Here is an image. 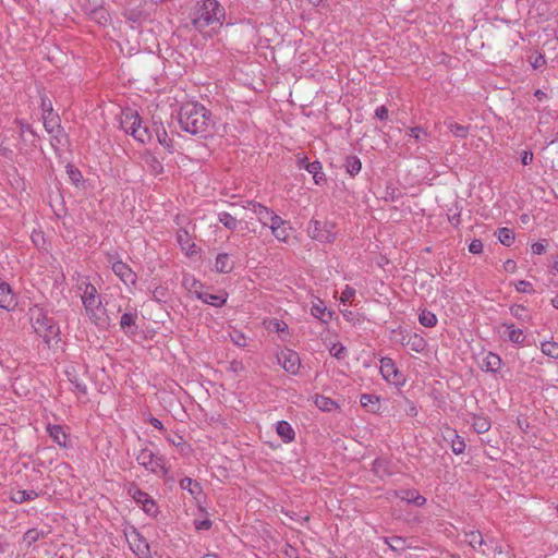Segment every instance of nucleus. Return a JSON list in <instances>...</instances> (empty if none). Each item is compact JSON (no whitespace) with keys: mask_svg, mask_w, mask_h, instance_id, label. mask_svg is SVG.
Returning a JSON list of instances; mask_svg holds the SVG:
<instances>
[{"mask_svg":"<svg viewBox=\"0 0 558 558\" xmlns=\"http://www.w3.org/2000/svg\"><path fill=\"white\" fill-rule=\"evenodd\" d=\"M178 121L182 131L199 137L213 134L215 121L213 113L197 101H189L180 107Z\"/></svg>","mask_w":558,"mask_h":558,"instance_id":"f257e3e1","label":"nucleus"},{"mask_svg":"<svg viewBox=\"0 0 558 558\" xmlns=\"http://www.w3.org/2000/svg\"><path fill=\"white\" fill-rule=\"evenodd\" d=\"M225 19V9L217 0H204L192 20L193 26L202 32L213 24L221 25Z\"/></svg>","mask_w":558,"mask_h":558,"instance_id":"f03ea898","label":"nucleus"},{"mask_svg":"<svg viewBox=\"0 0 558 558\" xmlns=\"http://www.w3.org/2000/svg\"><path fill=\"white\" fill-rule=\"evenodd\" d=\"M32 326L48 347L59 341V326L41 308L32 312Z\"/></svg>","mask_w":558,"mask_h":558,"instance_id":"7ed1b4c3","label":"nucleus"},{"mask_svg":"<svg viewBox=\"0 0 558 558\" xmlns=\"http://www.w3.org/2000/svg\"><path fill=\"white\" fill-rule=\"evenodd\" d=\"M80 289L83 290L81 299L88 317L95 324H99L102 319L105 308L102 307L101 298L96 287L89 282L83 281L80 284Z\"/></svg>","mask_w":558,"mask_h":558,"instance_id":"20e7f679","label":"nucleus"},{"mask_svg":"<svg viewBox=\"0 0 558 558\" xmlns=\"http://www.w3.org/2000/svg\"><path fill=\"white\" fill-rule=\"evenodd\" d=\"M135 459L141 466L158 477H165L168 474L165 457L154 453L148 448L141 449Z\"/></svg>","mask_w":558,"mask_h":558,"instance_id":"39448f33","label":"nucleus"},{"mask_svg":"<svg viewBox=\"0 0 558 558\" xmlns=\"http://www.w3.org/2000/svg\"><path fill=\"white\" fill-rule=\"evenodd\" d=\"M336 226L330 221L311 220L308 223V235L313 240L330 243L336 239Z\"/></svg>","mask_w":558,"mask_h":558,"instance_id":"423d86ee","label":"nucleus"},{"mask_svg":"<svg viewBox=\"0 0 558 558\" xmlns=\"http://www.w3.org/2000/svg\"><path fill=\"white\" fill-rule=\"evenodd\" d=\"M277 361L290 374H296L301 365L299 354L290 349L282 350L277 355Z\"/></svg>","mask_w":558,"mask_h":558,"instance_id":"0eeeda50","label":"nucleus"},{"mask_svg":"<svg viewBox=\"0 0 558 558\" xmlns=\"http://www.w3.org/2000/svg\"><path fill=\"white\" fill-rule=\"evenodd\" d=\"M44 119V126L46 131L51 134L52 142H56V144L61 145L62 141L61 137L64 135L63 130L60 125L59 117L54 113H48L43 116ZM54 145V143H52Z\"/></svg>","mask_w":558,"mask_h":558,"instance_id":"6e6552de","label":"nucleus"},{"mask_svg":"<svg viewBox=\"0 0 558 558\" xmlns=\"http://www.w3.org/2000/svg\"><path fill=\"white\" fill-rule=\"evenodd\" d=\"M380 373L383 377L392 384H402L403 378L400 371L397 368L395 362L390 357H383L380 360Z\"/></svg>","mask_w":558,"mask_h":558,"instance_id":"1a4fd4ad","label":"nucleus"},{"mask_svg":"<svg viewBox=\"0 0 558 558\" xmlns=\"http://www.w3.org/2000/svg\"><path fill=\"white\" fill-rule=\"evenodd\" d=\"M129 544L134 554H136L140 558L149 556V544L146 538L137 532V530L133 529V531L130 533Z\"/></svg>","mask_w":558,"mask_h":558,"instance_id":"9d476101","label":"nucleus"},{"mask_svg":"<svg viewBox=\"0 0 558 558\" xmlns=\"http://www.w3.org/2000/svg\"><path fill=\"white\" fill-rule=\"evenodd\" d=\"M243 207L252 210L263 227H267L269 225L270 218L274 215V211L270 208L255 201L246 202Z\"/></svg>","mask_w":558,"mask_h":558,"instance_id":"9b49d317","label":"nucleus"},{"mask_svg":"<svg viewBox=\"0 0 558 558\" xmlns=\"http://www.w3.org/2000/svg\"><path fill=\"white\" fill-rule=\"evenodd\" d=\"M442 438L450 445V448L454 454H461L465 450L464 439L458 435L456 429L446 427L442 432Z\"/></svg>","mask_w":558,"mask_h":558,"instance_id":"f8f14e48","label":"nucleus"},{"mask_svg":"<svg viewBox=\"0 0 558 558\" xmlns=\"http://www.w3.org/2000/svg\"><path fill=\"white\" fill-rule=\"evenodd\" d=\"M112 270L126 286L135 284L137 276L128 264L118 260L113 263Z\"/></svg>","mask_w":558,"mask_h":558,"instance_id":"ddd939ff","label":"nucleus"},{"mask_svg":"<svg viewBox=\"0 0 558 558\" xmlns=\"http://www.w3.org/2000/svg\"><path fill=\"white\" fill-rule=\"evenodd\" d=\"M138 123H142V119L137 111L128 109L122 112L121 128L125 131V133L133 136V130L137 129Z\"/></svg>","mask_w":558,"mask_h":558,"instance_id":"4468645a","label":"nucleus"},{"mask_svg":"<svg viewBox=\"0 0 558 558\" xmlns=\"http://www.w3.org/2000/svg\"><path fill=\"white\" fill-rule=\"evenodd\" d=\"M138 123H142V119L137 111L128 109L122 112L121 128L125 131V133L133 136V130L137 129Z\"/></svg>","mask_w":558,"mask_h":558,"instance_id":"2eb2a0df","label":"nucleus"},{"mask_svg":"<svg viewBox=\"0 0 558 558\" xmlns=\"http://www.w3.org/2000/svg\"><path fill=\"white\" fill-rule=\"evenodd\" d=\"M138 123H142V119L137 111L128 109L122 112L121 128L125 131V133L133 136V130L137 129Z\"/></svg>","mask_w":558,"mask_h":558,"instance_id":"dca6fc26","label":"nucleus"},{"mask_svg":"<svg viewBox=\"0 0 558 558\" xmlns=\"http://www.w3.org/2000/svg\"><path fill=\"white\" fill-rule=\"evenodd\" d=\"M16 305V299L11 290V287L0 280V307L4 310H12Z\"/></svg>","mask_w":558,"mask_h":558,"instance_id":"f3484780","label":"nucleus"},{"mask_svg":"<svg viewBox=\"0 0 558 558\" xmlns=\"http://www.w3.org/2000/svg\"><path fill=\"white\" fill-rule=\"evenodd\" d=\"M501 328H504L502 337L505 340H508L514 344H523L525 335L523 333L522 329L515 328L513 324H502Z\"/></svg>","mask_w":558,"mask_h":558,"instance_id":"a211bd4d","label":"nucleus"},{"mask_svg":"<svg viewBox=\"0 0 558 558\" xmlns=\"http://www.w3.org/2000/svg\"><path fill=\"white\" fill-rule=\"evenodd\" d=\"M177 242L182 248V251L185 252L187 256H193L196 254V245L193 242L190 233L184 229H179L177 232Z\"/></svg>","mask_w":558,"mask_h":558,"instance_id":"6ab92c4d","label":"nucleus"},{"mask_svg":"<svg viewBox=\"0 0 558 558\" xmlns=\"http://www.w3.org/2000/svg\"><path fill=\"white\" fill-rule=\"evenodd\" d=\"M395 495L400 498L403 501H407L408 504H413L417 507H422L426 502V498L416 489H400L396 490Z\"/></svg>","mask_w":558,"mask_h":558,"instance_id":"aec40b11","label":"nucleus"},{"mask_svg":"<svg viewBox=\"0 0 558 558\" xmlns=\"http://www.w3.org/2000/svg\"><path fill=\"white\" fill-rule=\"evenodd\" d=\"M47 432L57 445L63 448L70 447L68 442V434L61 425L49 424L47 426Z\"/></svg>","mask_w":558,"mask_h":558,"instance_id":"412c9836","label":"nucleus"},{"mask_svg":"<svg viewBox=\"0 0 558 558\" xmlns=\"http://www.w3.org/2000/svg\"><path fill=\"white\" fill-rule=\"evenodd\" d=\"M137 314L124 313L120 318V327L125 333L134 335L137 330L136 326Z\"/></svg>","mask_w":558,"mask_h":558,"instance_id":"4be33fe9","label":"nucleus"},{"mask_svg":"<svg viewBox=\"0 0 558 558\" xmlns=\"http://www.w3.org/2000/svg\"><path fill=\"white\" fill-rule=\"evenodd\" d=\"M182 286L189 293L194 294L196 298L197 294L203 292V283L198 281L194 276L189 274L183 276Z\"/></svg>","mask_w":558,"mask_h":558,"instance_id":"5701e85b","label":"nucleus"},{"mask_svg":"<svg viewBox=\"0 0 558 558\" xmlns=\"http://www.w3.org/2000/svg\"><path fill=\"white\" fill-rule=\"evenodd\" d=\"M39 494L34 489H16L11 494V500L15 504H23L26 501L35 500Z\"/></svg>","mask_w":558,"mask_h":558,"instance_id":"b1692460","label":"nucleus"},{"mask_svg":"<svg viewBox=\"0 0 558 558\" xmlns=\"http://www.w3.org/2000/svg\"><path fill=\"white\" fill-rule=\"evenodd\" d=\"M197 299L203 301L205 304L220 307L226 304L227 294H211L203 291L201 294H197Z\"/></svg>","mask_w":558,"mask_h":558,"instance_id":"393cba45","label":"nucleus"},{"mask_svg":"<svg viewBox=\"0 0 558 558\" xmlns=\"http://www.w3.org/2000/svg\"><path fill=\"white\" fill-rule=\"evenodd\" d=\"M404 343L405 347L410 348L416 353L423 352L426 348L425 339L418 333H411L409 337H407V341Z\"/></svg>","mask_w":558,"mask_h":558,"instance_id":"a878e982","label":"nucleus"},{"mask_svg":"<svg viewBox=\"0 0 558 558\" xmlns=\"http://www.w3.org/2000/svg\"><path fill=\"white\" fill-rule=\"evenodd\" d=\"M501 359L499 355L489 352L484 359L482 363V369L486 372L496 373L501 366Z\"/></svg>","mask_w":558,"mask_h":558,"instance_id":"bb28decb","label":"nucleus"},{"mask_svg":"<svg viewBox=\"0 0 558 558\" xmlns=\"http://www.w3.org/2000/svg\"><path fill=\"white\" fill-rule=\"evenodd\" d=\"M361 405L372 413H377L380 409L379 397L375 395L364 393L360 399Z\"/></svg>","mask_w":558,"mask_h":558,"instance_id":"cd10ccee","label":"nucleus"},{"mask_svg":"<svg viewBox=\"0 0 558 558\" xmlns=\"http://www.w3.org/2000/svg\"><path fill=\"white\" fill-rule=\"evenodd\" d=\"M276 432L284 442H290L295 437V433H294L292 426L287 421L278 422Z\"/></svg>","mask_w":558,"mask_h":558,"instance_id":"c85d7f7f","label":"nucleus"},{"mask_svg":"<svg viewBox=\"0 0 558 558\" xmlns=\"http://www.w3.org/2000/svg\"><path fill=\"white\" fill-rule=\"evenodd\" d=\"M215 269L221 274H229L233 269V264L227 253H220L216 257Z\"/></svg>","mask_w":558,"mask_h":558,"instance_id":"c756f323","label":"nucleus"},{"mask_svg":"<svg viewBox=\"0 0 558 558\" xmlns=\"http://www.w3.org/2000/svg\"><path fill=\"white\" fill-rule=\"evenodd\" d=\"M373 471L380 478L392 474L389 468V462L385 459H376L373 463Z\"/></svg>","mask_w":558,"mask_h":558,"instance_id":"7c9ffc66","label":"nucleus"},{"mask_svg":"<svg viewBox=\"0 0 558 558\" xmlns=\"http://www.w3.org/2000/svg\"><path fill=\"white\" fill-rule=\"evenodd\" d=\"M345 171L351 175H356L362 169V162L357 156H348L344 162Z\"/></svg>","mask_w":558,"mask_h":558,"instance_id":"2f4dec72","label":"nucleus"},{"mask_svg":"<svg viewBox=\"0 0 558 558\" xmlns=\"http://www.w3.org/2000/svg\"><path fill=\"white\" fill-rule=\"evenodd\" d=\"M180 487L183 490H187L192 496H196L202 493V486L199 485V483H197L191 477H183L180 481Z\"/></svg>","mask_w":558,"mask_h":558,"instance_id":"473e14b6","label":"nucleus"},{"mask_svg":"<svg viewBox=\"0 0 558 558\" xmlns=\"http://www.w3.org/2000/svg\"><path fill=\"white\" fill-rule=\"evenodd\" d=\"M311 313L314 317L320 319L323 323H328L332 317V313L327 311L322 302H319V304H314L311 308Z\"/></svg>","mask_w":558,"mask_h":558,"instance_id":"72a5a7b5","label":"nucleus"},{"mask_svg":"<svg viewBox=\"0 0 558 558\" xmlns=\"http://www.w3.org/2000/svg\"><path fill=\"white\" fill-rule=\"evenodd\" d=\"M218 220L230 231H234L239 226V220L230 213L221 211L218 214Z\"/></svg>","mask_w":558,"mask_h":558,"instance_id":"f704fd0d","label":"nucleus"},{"mask_svg":"<svg viewBox=\"0 0 558 558\" xmlns=\"http://www.w3.org/2000/svg\"><path fill=\"white\" fill-rule=\"evenodd\" d=\"M472 426L477 434H484L490 428V422L485 416L474 415L472 417Z\"/></svg>","mask_w":558,"mask_h":558,"instance_id":"c9c22d12","label":"nucleus"},{"mask_svg":"<svg viewBox=\"0 0 558 558\" xmlns=\"http://www.w3.org/2000/svg\"><path fill=\"white\" fill-rule=\"evenodd\" d=\"M384 541L389 546V548L396 553H401L409 547L405 544V539L401 536L385 537Z\"/></svg>","mask_w":558,"mask_h":558,"instance_id":"e433bc0d","label":"nucleus"},{"mask_svg":"<svg viewBox=\"0 0 558 558\" xmlns=\"http://www.w3.org/2000/svg\"><path fill=\"white\" fill-rule=\"evenodd\" d=\"M155 132H156V136H157V140L160 143V145H162L168 150H171L173 148L172 140L169 138L163 126L161 124L156 125Z\"/></svg>","mask_w":558,"mask_h":558,"instance_id":"4c0bfd02","label":"nucleus"},{"mask_svg":"<svg viewBox=\"0 0 558 558\" xmlns=\"http://www.w3.org/2000/svg\"><path fill=\"white\" fill-rule=\"evenodd\" d=\"M133 137L141 142V143H147L151 140L153 135L147 126H143L142 123H138L137 129L133 130Z\"/></svg>","mask_w":558,"mask_h":558,"instance_id":"58836bf2","label":"nucleus"},{"mask_svg":"<svg viewBox=\"0 0 558 558\" xmlns=\"http://www.w3.org/2000/svg\"><path fill=\"white\" fill-rule=\"evenodd\" d=\"M45 532L37 529H29L24 533L23 541L29 547L40 538L45 537Z\"/></svg>","mask_w":558,"mask_h":558,"instance_id":"ea45409f","label":"nucleus"},{"mask_svg":"<svg viewBox=\"0 0 558 558\" xmlns=\"http://www.w3.org/2000/svg\"><path fill=\"white\" fill-rule=\"evenodd\" d=\"M290 231L291 227L289 222L284 223L281 227H275L272 228V235L280 242H288V239L290 238Z\"/></svg>","mask_w":558,"mask_h":558,"instance_id":"a19ab883","label":"nucleus"},{"mask_svg":"<svg viewBox=\"0 0 558 558\" xmlns=\"http://www.w3.org/2000/svg\"><path fill=\"white\" fill-rule=\"evenodd\" d=\"M498 240L501 244L510 246L514 242V232L509 228L498 229Z\"/></svg>","mask_w":558,"mask_h":558,"instance_id":"79ce46f5","label":"nucleus"},{"mask_svg":"<svg viewBox=\"0 0 558 558\" xmlns=\"http://www.w3.org/2000/svg\"><path fill=\"white\" fill-rule=\"evenodd\" d=\"M449 131L459 138H465L469 135V126L459 124L457 122L447 123Z\"/></svg>","mask_w":558,"mask_h":558,"instance_id":"37998d69","label":"nucleus"},{"mask_svg":"<svg viewBox=\"0 0 558 558\" xmlns=\"http://www.w3.org/2000/svg\"><path fill=\"white\" fill-rule=\"evenodd\" d=\"M418 322L424 327H434L437 324V317L429 311H423L418 316Z\"/></svg>","mask_w":558,"mask_h":558,"instance_id":"c03bdc74","label":"nucleus"},{"mask_svg":"<svg viewBox=\"0 0 558 558\" xmlns=\"http://www.w3.org/2000/svg\"><path fill=\"white\" fill-rule=\"evenodd\" d=\"M408 136L414 142H422L428 138V133L421 126H414L408 130Z\"/></svg>","mask_w":558,"mask_h":558,"instance_id":"a18cd8bd","label":"nucleus"},{"mask_svg":"<svg viewBox=\"0 0 558 558\" xmlns=\"http://www.w3.org/2000/svg\"><path fill=\"white\" fill-rule=\"evenodd\" d=\"M542 352L553 359L558 360V343L555 341H545L541 345Z\"/></svg>","mask_w":558,"mask_h":558,"instance_id":"49530a36","label":"nucleus"},{"mask_svg":"<svg viewBox=\"0 0 558 558\" xmlns=\"http://www.w3.org/2000/svg\"><path fill=\"white\" fill-rule=\"evenodd\" d=\"M128 494L140 505L143 502L144 499L149 497L147 493L140 489L135 484H131L129 486Z\"/></svg>","mask_w":558,"mask_h":558,"instance_id":"de8ad7c7","label":"nucleus"},{"mask_svg":"<svg viewBox=\"0 0 558 558\" xmlns=\"http://www.w3.org/2000/svg\"><path fill=\"white\" fill-rule=\"evenodd\" d=\"M465 542L475 550L477 545H481L482 542V533L480 531H469L465 532Z\"/></svg>","mask_w":558,"mask_h":558,"instance_id":"09e8293b","label":"nucleus"},{"mask_svg":"<svg viewBox=\"0 0 558 558\" xmlns=\"http://www.w3.org/2000/svg\"><path fill=\"white\" fill-rule=\"evenodd\" d=\"M169 296V291L166 287L158 286L153 290V299L157 302H166Z\"/></svg>","mask_w":558,"mask_h":558,"instance_id":"8fccbe9b","label":"nucleus"},{"mask_svg":"<svg viewBox=\"0 0 558 558\" xmlns=\"http://www.w3.org/2000/svg\"><path fill=\"white\" fill-rule=\"evenodd\" d=\"M315 403L323 411H331L336 407V402L326 397H318Z\"/></svg>","mask_w":558,"mask_h":558,"instance_id":"3c124183","label":"nucleus"},{"mask_svg":"<svg viewBox=\"0 0 558 558\" xmlns=\"http://www.w3.org/2000/svg\"><path fill=\"white\" fill-rule=\"evenodd\" d=\"M143 510L150 515H155L157 513V506L154 499L149 496L146 499L143 500L141 504Z\"/></svg>","mask_w":558,"mask_h":558,"instance_id":"603ef678","label":"nucleus"},{"mask_svg":"<svg viewBox=\"0 0 558 558\" xmlns=\"http://www.w3.org/2000/svg\"><path fill=\"white\" fill-rule=\"evenodd\" d=\"M330 354L340 360L343 359L347 355V349L341 343H335L329 350Z\"/></svg>","mask_w":558,"mask_h":558,"instance_id":"864d4df0","label":"nucleus"},{"mask_svg":"<svg viewBox=\"0 0 558 558\" xmlns=\"http://www.w3.org/2000/svg\"><path fill=\"white\" fill-rule=\"evenodd\" d=\"M515 290L521 293H533L534 292L532 283L526 280H519L515 283Z\"/></svg>","mask_w":558,"mask_h":558,"instance_id":"5fc2aeb1","label":"nucleus"},{"mask_svg":"<svg viewBox=\"0 0 558 558\" xmlns=\"http://www.w3.org/2000/svg\"><path fill=\"white\" fill-rule=\"evenodd\" d=\"M354 295L355 289L350 286H345L344 290L341 292L340 301L342 303L349 302Z\"/></svg>","mask_w":558,"mask_h":558,"instance_id":"6e6d98bb","label":"nucleus"},{"mask_svg":"<svg viewBox=\"0 0 558 558\" xmlns=\"http://www.w3.org/2000/svg\"><path fill=\"white\" fill-rule=\"evenodd\" d=\"M231 339L233 343L238 347H245L246 345V338L245 336L240 331H234L231 335Z\"/></svg>","mask_w":558,"mask_h":558,"instance_id":"4d7b16f0","label":"nucleus"},{"mask_svg":"<svg viewBox=\"0 0 558 558\" xmlns=\"http://www.w3.org/2000/svg\"><path fill=\"white\" fill-rule=\"evenodd\" d=\"M287 222H288L287 220H283L280 216H278L274 213V215L270 218L269 225L267 227H269L270 230L272 231V228L281 227Z\"/></svg>","mask_w":558,"mask_h":558,"instance_id":"13d9d810","label":"nucleus"},{"mask_svg":"<svg viewBox=\"0 0 558 558\" xmlns=\"http://www.w3.org/2000/svg\"><path fill=\"white\" fill-rule=\"evenodd\" d=\"M469 251L473 254H480L482 253L483 251V243L481 240L478 239H474L470 245H469Z\"/></svg>","mask_w":558,"mask_h":558,"instance_id":"bf43d9fd","label":"nucleus"},{"mask_svg":"<svg viewBox=\"0 0 558 558\" xmlns=\"http://www.w3.org/2000/svg\"><path fill=\"white\" fill-rule=\"evenodd\" d=\"M322 163L317 160L313 161V162H306L305 165V169L311 173V174H316V173H319V171L322 170Z\"/></svg>","mask_w":558,"mask_h":558,"instance_id":"052dcab7","label":"nucleus"},{"mask_svg":"<svg viewBox=\"0 0 558 558\" xmlns=\"http://www.w3.org/2000/svg\"><path fill=\"white\" fill-rule=\"evenodd\" d=\"M404 411L409 416H416L417 415V409L413 402L405 399L404 400Z\"/></svg>","mask_w":558,"mask_h":558,"instance_id":"680f3d73","label":"nucleus"},{"mask_svg":"<svg viewBox=\"0 0 558 558\" xmlns=\"http://www.w3.org/2000/svg\"><path fill=\"white\" fill-rule=\"evenodd\" d=\"M68 174L71 178V180L75 183L80 182L82 179L81 172L76 168H73V167L68 168Z\"/></svg>","mask_w":558,"mask_h":558,"instance_id":"e2e57ef3","label":"nucleus"},{"mask_svg":"<svg viewBox=\"0 0 558 558\" xmlns=\"http://www.w3.org/2000/svg\"><path fill=\"white\" fill-rule=\"evenodd\" d=\"M194 523L196 530H209L211 527V521L208 519L196 520Z\"/></svg>","mask_w":558,"mask_h":558,"instance_id":"0e129e2a","label":"nucleus"},{"mask_svg":"<svg viewBox=\"0 0 558 558\" xmlns=\"http://www.w3.org/2000/svg\"><path fill=\"white\" fill-rule=\"evenodd\" d=\"M492 543H493L492 541H487V539H484V537H482L481 545H477L475 550L485 555V554H487V549L489 547H492L490 546Z\"/></svg>","mask_w":558,"mask_h":558,"instance_id":"69168bd1","label":"nucleus"},{"mask_svg":"<svg viewBox=\"0 0 558 558\" xmlns=\"http://www.w3.org/2000/svg\"><path fill=\"white\" fill-rule=\"evenodd\" d=\"M41 108H43V116L48 113H53L52 105L49 99L43 98L41 99Z\"/></svg>","mask_w":558,"mask_h":558,"instance_id":"338daca9","label":"nucleus"},{"mask_svg":"<svg viewBox=\"0 0 558 558\" xmlns=\"http://www.w3.org/2000/svg\"><path fill=\"white\" fill-rule=\"evenodd\" d=\"M375 116L379 120H386L388 118V109L385 106H380L376 109Z\"/></svg>","mask_w":558,"mask_h":558,"instance_id":"774afa93","label":"nucleus"}]
</instances>
